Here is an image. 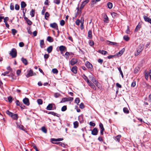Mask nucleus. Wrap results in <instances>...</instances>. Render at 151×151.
Listing matches in <instances>:
<instances>
[{"instance_id": "nucleus-1", "label": "nucleus", "mask_w": 151, "mask_h": 151, "mask_svg": "<svg viewBox=\"0 0 151 151\" xmlns=\"http://www.w3.org/2000/svg\"><path fill=\"white\" fill-rule=\"evenodd\" d=\"M143 47L141 45H139L137 48L136 52H135L134 55L136 56L138 55L139 53L142 51Z\"/></svg>"}, {"instance_id": "nucleus-2", "label": "nucleus", "mask_w": 151, "mask_h": 151, "mask_svg": "<svg viewBox=\"0 0 151 151\" xmlns=\"http://www.w3.org/2000/svg\"><path fill=\"white\" fill-rule=\"evenodd\" d=\"M10 55L13 58H15L17 56V51L15 48H13L10 52Z\"/></svg>"}, {"instance_id": "nucleus-3", "label": "nucleus", "mask_w": 151, "mask_h": 151, "mask_svg": "<svg viewBox=\"0 0 151 151\" xmlns=\"http://www.w3.org/2000/svg\"><path fill=\"white\" fill-rule=\"evenodd\" d=\"M89 1V0H85L82 2V4H81L80 7V10L81 11L82 10V9L83 8L86 4L88 3Z\"/></svg>"}, {"instance_id": "nucleus-4", "label": "nucleus", "mask_w": 151, "mask_h": 151, "mask_svg": "<svg viewBox=\"0 0 151 151\" xmlns=\"http://www.w3.org/2000/svg\"><path fill=\"white\" fill-rule=\"evenodd\" d=\"M98 131L96 128H95L91 131V134L93 135H96L98 133Z\"/></svg>"}, {"instance_id": "nucleus-5", "label": "nucleus", "mask_w": 151, "mask_h": 151, "mask_svg": "<svg viewBox=\"0 0 151 151\" xmlns=\"http://www.w3.org/2000/svg\"><path fill=\"white\" fill-rule=\"evenodd\" d=\"M85 65L86 67L89 69H91L93 68L92 65L88 61L86 62Z\"/></svg>"}, {"instance_id": "nucleus-6", "label": "nucleus", "mask_w": 151, "mask_h": 151, "mask_svg": "<svg viewBox=\"0 0 151 151\" xmlns=\"http://www.w3.org/2000/svg\"><path fill=\"white\" fill-rule=\"evenodd\" d=\"M78 61V60L76 58H72L70 61L71 65H73L76 64Z\"/></svg>"}, {"instance_id": "nucleus-7", "label": "nucleus", "mask_w": 151, "mask_h": 151, "mask_svg": "<svg viewBox=\"0 0 151 151\" xmlns=\"http://www.w3.org/2000/svg\"><path fill=\"white\" fill-rule=\"evenodd\" d=\"M53 105L55 106V104H49L46 107V109L48 110H52L53 107Z\"/></svg>"}, {"instance_id": "nucleus-8", "label": "nucleus", "mask_w": 151, "mask_h": 151, "mask_svg": "<svg viewBox=\"0 0 151 151\" xmlns=\"http://www.w3.org/2000/svg\"><path fill=\"white\" fill-rule=\"evenodd\" d=\"M23 103L27 106H28L29 104V99L27 98H25L23 100Z\"/></svg>"}, {"instance_id": "nucleus-9", "label": "nucleus", "mask_w": 151, "mask_h": 151, "mask_svg": "<svg viewBox=\"0 0 151 151\" xmlns=\"http://www.w3.org/2000/svg\"><path fill=\"white\" fill-rule=\"evenodd\" d=\"M50 26L52 28H56L57 27V30H58V26L57 24L54 22L52 23H51L50 24Z\"/></svg>"}, {"instance_id": "nucleus-10", "label": "nucleus", "mask_w": 151, "mask_h": 151, "mask_svg": "<svg viewBox=\"0 0 151 151\" xmlns=\"http://www.w3.org/2000/svg\"><path fill=\"white\" fill-rule=\"evenodd\" d=\"M143 18L145 22H148L151 24V19L146 16H144Z\"/></svg>"}, {"instance_id": "nucleus-11", "label": "nucleus", "mask_w": 151, "mask_h": 151, "mask_svg": "<svg viewBox=\"0 0 151 151\" xmlns=\"http://www.w3.org/2000/svg\"><path fill=\"white\" fill-rule=\"evenodd\" d=\"M87 83L91 88L95 90H96V86L91 81H89Z\"/></svg>"}, {"instance_id": "nucleus-12", "label": "nucleus", "mask_w": 151, "mask_h": 151, "mask_svg": "<svg viewBox=\"0 0 151 151\" xmlns=\"http://www.w3.org/2000/svg\"><path fill=\"white\" fill-rule=\"evenodd\" d=\"M71 71L75 74H76L77 71V67L76 66H73L71 69Z\"/></svg>"}, {"instance_id": "nucleus-13", "label": "nucleus", "mask_w": 151, "mask_h": 151, "mask_svg": "<svg viewBox=\"0 0 151 151\" xmlns=\"http://www.w3.org/2000/svg\"><path fill=\"white\" fill-rule=\"evenodd\" d=\"M59 49L60 52H63L66 49V48L65 46L61 45L59 47Z\"/></svg>"}, {"instance_id": "nucleus-14", "label": "nucleus", "mask_w": 151, "mask_h": 151, "mask_svg": "<svg viewBox=\"0 0 151 151\" xmlns=\"http://www.w3.org/2000/svg\"><path fill=\"white\" fill-rule=\"evenodd\" d=\"M141 24L139 23L138 25L136 27L135 29V32H137L141 27Z\"/></svg>"}, {"instance_id": "nucleus-15", "label": "nucleus", "mask_w": 151, "mask_h": 151, "mask_svg": "<svg viewBox=\"0 0 151 151\" xmlns=\"http://www.w3.org/2000/svg\"><path fill=\"white\" fill-rule=\"evenodd\" d=\"M53 47L52 46L50 45L47 48V51L49 53H50L51 52L52 50Z\"/></svg>"}, {"instance_id": "nucleus-16", "label": "nucleus", "mask_w": 151, "mask_h": 151, "mask_svg": "<svg viewBox=\"0 0 151 151\" xmlns=\"http://www.w3.org/2000/svg\"><path fill=\"white\" fill-rule=\"evenodd\" d=\"M11 117L14 120H17L18 118L17 114H14L13 113Z\"/></svg>"}, {"instance_id": "nucleus-17", "label": "nucleus", "mask_w": 151, "mask_h": 151, "mask_svg": "<svg viewBox=\"0 0 151 151\" xmlns=\"http://www.w3.org/2000/svg\"><path fill=\"white\" fill-rule=\"evenodd\" d=\"M107 44L110 45H116L117 44V43L115 42H112L108 40L107 41Z\"/></svg>"}, {"instance_id": "nucleus-18", "label": "nucleus", "mask_w": 151, "mask_h": 151, "mask_svg": "<svg viewBox=\"0 0 151 151\" xmlns=\"http://www.w3.org/2000/svg\"><path fill=\"white\" fill-rule=\"evenodd\" d=\"M98 52L103 55H105L107 53L106 51L104 50H99Z\"/></svg>"}, {"instance_id": "nucleus-19", "label": "nucleus", "mask_w": 151, "mask_h": 151, "mask_svg": "<svg viewBox=\"0 0 151 151\" xmlns=\"http://www.w3.org/2000/svg\"><path fill=\"white\" fill-rule=\"evenodd\" d=\"M104 21L105 23H108L109 22V18L106 14H105L104 16Z\"/></svg>"}, {"instance_id": "nucleus-20", "label": "nucleus", "mask_w": 151, "mask_h": 151, "mask_svg": "<svg viewBox=\"0 0 151 151\" xmlns=\"http://www.w3.org/2000/svg\"><path fill=\"white\" fill-rule=\"evenodd\" d=\"M33 71L32 70H30L29 71L27 74V77H29V76H32L33 75Z\"/></svg>"}, {"instance_id": "nucleus-21", "label": "nucleus", "mask_w": 151, "mask_h": 151, "mask_svg": "<svg viewBox=\"0 0 151 151\" xmlns=\"http://www.w3.org/2000/svg\"><path fill=\"white\" fill-rule=\"evenodd\" d=\"M47 40L49 42H51L53 41V38L50 36H48L47 37Z\"/></svg>"}, {"instance_id": "nucleus-22", "label": "nucleus", "mask_w": 151, "mask_h": 151, "mask_svg": "<svg viewBox=\"0 0 151 151\" xmlns=\"http://www.w3.org/2000/svg\"><path fill=\"white\" fill-rule=\"evenodd\" d=\"M124 112L126 114H128L129 113V111L127 108L124 107L123 109Z\"/></svg>"}, {"instance_id": "nucleus-23", "label": "nucleus", "mask_w": 151, "mask_h": 151, "mask_svg": "<svg viewBox=\"0 0 151 151\" xmlns=\"http://www.w3.org/2000/svg\"><path fill=\"white\" fill-rule=\"evenodd\" d=\"M88 37L89 39H91L92 38V35L91 30H89L88 32Z\"/></svg>"}, {"instance_id": "nucleus-24", "label": "nucleus", "mask_w": 151, "mask_h": 151, "mask_svg": "<svg viewBox=\"0 0 151 151\" xmlns=\"http://www.w3.org/2000/svg\"><path fill=\"white\" fill-rule=\"evenodd\" d=\"M24 19L26 21L27 24L29 25H31L32 24L31 21L26 17H24Z\"/></svg>"}, {"instance_id": "nucleus-25", "label": "nucleus", "mask_w": 151, "mask_h": 151, "mask_svg": "<svg viewBox=\"0 0 151 151\" xmlns=\"http://www.w3.org/2000/svg\"><path fill=\"white\" fill-rule=\"evenodd\" d=\"M48 114H52V115H53V116H57V117H59V116H58V114L57 113H55V112H53V111H50V112H49L48 113Z\"/></svg>"}, {"instance_id": "nucleus-26", "label": "nucleus", "mask_w": 151, "mask_h": 151, "mask_svg": "<svg viewBox=\"0 0 151 151\" xmlns=\"http://www.w3.org/2000/svg\"><path fill=\"white\" fill-rule=\"evenodd\" d=\"M21 7L22 8H25L26 6V4L25 3L24 1H22L21 2Z\"/></svg>"}, {"instance_id": "nucleus-27", "label": "nucleus", "mask_w": 151, "mask_h": 151, "mask_svg": "<svg viewBox=\"0 0 151 151\" xmlns=\"http://www.w3.org/2000/svg\"><path fill=\"white\" fill-rule=\"evenodd\" d=\"M78 122L76 121L73 123V127L74 128H76L78 127Z\"/></svg>"}, {"instance_id": "nucleus-28", "label": "nucleus", "mask_w": 151, "mask_h": 151, "mask_svg": "<svg viewBox=\"0 0 151 151\" xmlns=\"http://www.w3.org/2000/svg\"><path fill=\"white\" fill-rule=\"evenodd\" d=\"M21 60L25 65H27V61L26 59L22 58L21 59Z\"/></svg>"}, {"instance_id": "nucleus-29", "label": "nucleus", "mask_w": 151, "mask_h": 151, "mask_svg": "<svg viewBox=\"0 0 151 151\" xmlns=\"http://www.w3.org/2000/svg\"><path fill=\"white\" fill-rule=\"evenodd\" d=\"M107 6L109 9H111L113 7V4L109 2L107 3Z\"/></svg>"}, {"instance_id": "nucleus-30", "label": "nucleus", "mask_w": 151, "mask_h": 151, "mask_svg": "<svg viewBox=\"0 0 151 151\" xmlns=\"http://www.w3.org/2000/svg\"><path fill=\"white\" fill-rule=\"evenodd\" d=\"M96 2L95 0H92L91 2L90 3L91 6L93 7V5L96 3Z\"/></svg>"}, {"instance_id": "nucleus-31", "label": "nucleus", "mask_w": 151, "mask_h": 151, "mask_svg": "<svg viewBox=\"0 0 151 151\" xmlns=\"http://www.w3.org/2000/svg\"><path fill=\"white\" fill-rule=\"evenodd\" d=\"M35 10L34 9H32L30 12V15L32 17L34 16L35 14Z\"/></svg>"}, {"instance_id": "nucleus-32", "label": "nucleus", "mask_w": 151, "mask_h": 151, "mask_svg": "<svg viewBox=\"0 0 151 151\" xmlns=\"http://www.w3.org/2000/svg\"><path fill=\"white\" fill-rule=\"evenodd\" d=\"M121 137V135H118L115 137V139L116 141L119 142L120 141V139Z\"/></svg>"}, {"instance_id": "nucleus-33", "label": "nucleus", "mask_w": 151, "mask_h": 151, "mask_svg": "<svg viewBox=\"0 0 151 151\" xmlns=\"http://www.w3.org/2000/svg\"><path fill=\"white\" fill-rule=\"evenodd\" d=\"M83 77L84 80L87 82V83H88L90 81L88 79V77L85 75H83Z\"/></svg>"}, {"instance_id": "nucleus-34", "label": "nucleus", "mask_w": 151, "mask_h": 151, "mask_svg": "<svg viewBox=\"0 0 151 151\" xmlns=\"http://www.w3.org/2000/svg\"><path fill=\"white\" fill-rule=\"evenodd\" d=\"M40 46L41 48H43L44 47V46L45 45L44 41L43 40H42L40 41Z\"/></svg>"}, {"instance_id": "nucleus-35", "label": "nucleus", "mask_w": 151, "mask_h": 151, "mask_svg": "<svg viewBox=\"0 0 151 151\" xmlns=\"http://www.w3.org/2000/svg\"><path fill=\"white\" fill-rule=\"evenodd\" d=\"M57 144H58L59 146H61L63 147H65L66 145L65 144L62 143L61 142H58L55 143Z\"/></svg>"}, {"instance_id": "nucleus-36", "label": "nucleus", "mask_w": 151, "mask_h": 151, "mask_svg": "<svg viewBox=\"0 0 151 151\" xmlns=\"http://www.w3.org/2000/svg\"><path fill=\"white\" fill-rule=\"evenodd\" d=\"M41 130L44 133H46L47 132V130L45 127H42L41 129Z\"/></svg>"}, {"instance_id": "nucleus-37", "label": "nucleus", "mask_w": 151, "mask_h": 151, "mask_svg": "<svg viewBox=\"0 0 151 151\" xmlns=\"http://www.w3.org/2000/svg\"><path fill=\"white\" fill-rule=\"evenodd\" d=\"M112 17L113 18H115L118 16V14L115 12H113L111 14Z\"/></svg>"}, {"instance_id": "nucleus-38", "label": "nucleus", "mask_w": 151, "mask_h": 151, "mask_svg": "<svg viewBox=\"0 0 151 151\" xmlns=\"http://www.w3.org/2000/svg\"><path fill=\"white\" fill-rule=\"evenodd\" d=\"M124 39L126 41H129V37L127 35H125L123 37Z\"/></svg>"}, {"instance_id": "nucleus-39", "label": "nucleus", "mask_w": 151, "mask_h": 151, "mask_svg": "<svg viewBox=\"0 0 151 151\" xmlns=\"http://www.w3.org/2000/svg\"><path fill=\"white\" fill-rule=\"evenodd\" d=\"M6 113L8 114L9 116L11 117L13 114V113H12L9 111V110H7L6 111Z\"/></svg>"}, {"instance_id": "nucleus-40", "label": "nucleus", "mask_w": 151, "mask_h": 151, "mask_svg": "<svg viewBox=\"0 0 151 151\" xmlns=\"http://www.w3.org/2000/svg\"><path fill=\"white\" fill-rule=\"evenodd\" d=\"M52 71L53 73L57 74L58 73V71L56 68L53 69Z\"/></svg>"}, {"instance_id": "nucleus-41", "label": "nucleus", "mask_w": 151, "mask_h": 151, "mask_svg": "<svg viewBox=\"0 0 151 151\" xmlns=\"http://www.w3.org/2000/svg\"><path fill=\"white\" fill-rule=\"evenodd\" d=\"M60 2V0H53V2L58 5L59 4Z\"/></svg>"}, {"instance_id": "nucleus-42", "label": "nucleus", "mask_w": 151, "mask_h": 151, "mask_svg": "<svg viewBox=\"0 0 151 151\" xmlns=\"http://www.w3.org/2000/svg\"><path fill=\"white\" fill-rule=\"evenodd\" d=\"M67 106H64L62 107L61 111H65L67 110Z\"/></svg>"}, {"instance_id": "nucleus-43", "label": "nucleus", "mask_w": 151, "mask_h": 151, "mask_svg": "<svg viewBox=\"0 0 151 151\" xmlns=\"http://www.w3.org/2000/svg\"><path fill=\"white\" fill-rule=\"evenodd\" d=\"M49 14L48 12H46L45 14V17L46 19L47 20V18L49 16Z\"/></svg>"}, {"instance_id": "nucleus-44", "label": "nucleus", "mask_w": 151, "mask_h": 151, "mask_svg": "<svg viewBox=\"0 0 151 151\" xmlns=\"http://www.w3.org/2000/svg\"><path fill=\"white\" fill-rule=\"evenodd\" d=\"M125 51L124 48L122 49L118 53L119 54H120V55H122Z\"/></svg>"}, {"instance_id": "nucleus-45", "label": "nucleus", "mask_w": 151, "mask_h": 151, "mask_svg": "<svg viewBox=\"0 0 151 151\" xmlns=\"http://www.w3.org/2000/svg\"><path fill=\"white\" fill-rule=\"evenodd\" d=\"M83 23H84V19H83V21H81V29H82L83 28Z\"/></svg>"}, {"instance_id": "nucleus-46", "label": "nucleus", "mask_w": 151, "mask_h": 151, "mask_svg": "<svg viewBox=\"0 0 151 151\" xmlns=\"http://www.w3.org/2000/svg\"><path fill=\"white\" fill-rule=\"evenodd\" d=\"M118 70H119V72L121 75L122 77V78H123L124 76H123V73L121 70V68L120 67H119V68H118Z\"/></svg>"}, {"instance_id": "nucleus-47", "label": "nucleus", "mask_w": 151, "mask_h": 151, "mask_svg": "<svg viewBox=\"0 0 151 151\" xmlns=\"http://www.w3.org/2000/svg\"><path fill=\"white\" fill-rule=\"evenodd\" d=\"M66 101H67V98H64L62 99V100L60 101V103H63Z\"/></svg>"}, {"instance_id": "nucleus-48", "label": "nucleus", "mask_w": 151, "mask_h": 151, "mask_svg": "<svg viewBox=\"0 0 151 151\" xmlns=\"http://www.w3.org/2000/svg\"><path fill=\"white\" fill-rule=\"evenodd\" d=\"M130 30L129 29V26H127V30L125 32L127 34H129L130 33Z\"/></svg>"}, {"instance_id": "nucleus-49", "label": "nucleus", "mask_w": 151, "mask_h": 151, "mask_svg": "<svg viewBox=\"0 0 151 151\" xmlns=\"http://www.w3.org/2000/svg\"><path fill=\"white\" fill-rule=\"evenodd\" d=\"M61 95L58 93H56L54 94V97L56 98L59 97Z\"/></svg>"}, {"instance_id": "nucleus-50", "label": "nucleus", "mask_w": 151, "mask_h": 151, "mask_svg": "<svg viewBox=\"0 0 151 151\" xmlns=\"http://www.w3.org/2000/svg\"><path fill=\"white\" fill-rule=\"evenodd\" d=\"M12 34L13 35H15L17 32V31L15 29H13L12 30Z\"/></svg>"}, {"instance_id": "nucleus-51", "label": "nucleus", "mask_w": 151, "mask_h": 151, "mask_svg": "<svg viewBox=\"0 0 151 151\" xmlns=\"http://www.w3.org/2000/svg\"><path fill=\"white\" fill-rule=\"evenodd\" d=\"M4 21L5 23H7V21L9 20V18L8 17H6L5 18L4 17Z\"/></svg>"}, {"instance_id": "nucleus-52", "label": "nucleus", "mask_w": 151, "mask_h": 151, "mask_svg": "<svg viewBox=\"0 0 151 151\" xmlns=\"http://www.w3.org/2000/svg\"><path fill=\"white\" fill-rule=\"evenodd\" d=\"M99 126L101 129H104L103 125L101 123V122L99 123Z\"/></svg>"}, {"instance_id": "nucleus-53", "label": "nucleus", "mask_w": 151, "mask_h": 151, "mask_svg": "<svg viewBox=\"0 0 151 151\" xmlns=\"http://www.w3.org/2000/svg\"><path fill=\"white\" fill-rule=\"evenodd\" d=\"M60 25L61 26H63L65 24V21L63 20H62L60 21Z\"/></svg>"}, {"instance_id": "nucleus-54", "label": "nucleus", "mask_w": 151, "mask_h": 151, "mask_svg": "<svg viewBox=\"0 0 151 151\" xmlns=\"http://www.w3.org/2000/svg\"><path fill=\"white\" fill-rule=\"evenodd\" d=\"M89 44L91 46H93L94 44V42L92 40H89Z\"/></svg>"}, {"instance_id": "nucleus-55", "label": "nucleus", "mask_w": 151, "mask_h": 151, "mask_svg": "<svg viewBox=\"0 0 151 151\" xmlns=\"http://www.w3.org/2000/svg\"><path fill=\"white\" fill-rule=\"evenodd\" d=\"M10 8L11 10H13L14 9V6L13 4L12 3H11L10 5Z\"/></svg>"}, {"instance_id": "nucleus-56", "label": "nucleus", "mask_w": 151, "mask_h": 151, "mask_svg": "<svg viewBox=\"0 0 151 151\" xmlns=\"http://www.w3.org/2000/svg\"><path fill=\"white\" fill-rule=\"evenodd\" d=\"M15 9L17 10H19V6L18 4H16L15 5Z\"/></svg>"}, {"instance_id": "nucleus-57", "label": "nucleus", "mask_w": 151, "mask_h": 151, "mask_svg": "<svg viewBox=\"0 0 151 151\" xmlns=\"http://www.w3.org/2000/svg\"><path fill=\"white\" fill-rule=\"evenodd\" d=\"M49 56V55L48 54H45L44 55V58L45 60L47 59Z\"/></svg>"}, {"instance_id": "nucleus-58", "label": "nucleus", "mask_w": 151, "mask_h": 151, "mask_svg": "<svg viewBox=\"0 0 151 151\" xmlns=\"http://www.w3.org/2000/svg\"><path fill=\"white\" fill-rule=\"evenodd\" d=\"M18 128L22 130H23L24 131V127L22 125H18Z\"/></svg>"}, {"instance_id": "nucleus-59", "label": "nucleus", "mask_w": 151, "mask_h": 151, "mask_svg": "<svg viewBox=\"0 0 151 151\" xmlns=\"http://www.w3.org/2000/svg\"><path fill=\"white\" fill-rule=\"evenodd\" d=\"M84 107V104L83 103H82L79 105V108L81 109H83Z\"/></svg>"}, {"instance_id": "nucleus-60", "label": "nucleus", "mask_w": 151, "mask_h": 151, "mask_svg": "<svg viewBox=\"0 0 151 151\" xmlns=\"http://www.w3.org/2000/svg\"><path fill=\"white\" fill-rule=\"evenodd\" d=\"M80 102V99L79 98H77L75 100V102L76 104H78Z\"/></svg>"}, {"instance_id": "nucleus-61", "label": "nucleus", "mask_w": 151, "mask_h": 151, "mask_svg": "<svg viewBox=\"0 0 151 151\" xmlns=\"http://www.w3.org/2000/svg\"><path fill=\"white\" fill-rule=\"evenodd\" d=\"M145 78L146 80H147L148 78V73H147L146 72H145Z\"/></svg>"}, {"instance_id": "nucleus-62", "label": "nucleus", "mask_w": 151, "mask_h": 151, "mask_svg": "<svg viewBox=\"0 0 151 151\" xmlns=\"http://www.w3.org/2000/svg\"><path fill=\"white\" fill-rule=\"evenodd\" d=\"M81 21L79 19H77L76 21V24L77 25H79L81 22Z\"/></svg>"}, {"instance_id": "nucleus-63", "label": "nucleus", "mask_w": 151, "mask_h": 151, "mask_svg": "<svg viewBox=\"0 0 151 151\" xmlns=\"http://www.w3.org/2000/svg\"><path fill=\"white\" fill-rule=\"evenodd\" d=\"M73 99V97H69L68 98H67V101H72Z\"/></svg>"}, {"instance_id": "nucleus-64", "label": "nucleus", "mask_w": 151, "mask_h": 151, "mask_svg": "<svg viewBox=\"0 0 151 151\" xmlns=\"http://www.w3.org/2000/svg\"><path fill=\"white\" fill-rule=\"evenodd\" d=\"M89 125L91 126L94 127L96 125L95 123L93 122H90L89 123Z\"/></svg>"}]
</instances>
